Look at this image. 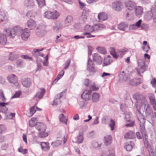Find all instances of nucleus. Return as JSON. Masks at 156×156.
Segmentation results:
<instances>
[{"label":"nucleus","instance_id":"f257e3e1","mask_svg":"<svg viewBox=\"0 0 156 156\" xmlns=\"http://www.w3.org/2000/svg\"><path fill=\"white\" fill-rule=\"evenodd\" d=\"M133 97V99L136 100V105L137 110L140 113L139 110L141 107H145L147 105L148 102L145 97L143 96L141 94H134Z\"/></svg>","mask_w":156,"mask_h":156},{"label":"nucleus","instance_id":"f03ea898","mask_svg":"<svg viewBox=\"0 0 156 156\" xmlns=\"http://www.w3.org/2000/svg\"><path fill=\"white\" fill-rule=\"evenodd\" d=\"M23 30L20 27L16 26L13 28H9L5 31L7 36L12 38L16 34L20 35Z\"/></svg>","mask_w":156,"mask_h":156},{"label":"nucleus","instance_id":"7ed1b4c3","mask_svg":"<svg viewBox=\"0 0 156 156\" xmlns=\"http://www.w3.org/2000/svg\"><path fill=\"white\" fill-rule=\"evenodd\" d=\"M35 127L39 131L38 135L39 137L44 138L48 136V134L45 132L46 127L44 123L37 122L35 125Z\"/></svg>","mask_w":156,"mask_h":156},{"label":"nucleus","instance_id":"20e7f679","mask_svg":"<svg viewBox=\"0 0 156 156\" xmlns=\"http://www.w3.org/2000/svg\"><path fill=\"white\" fill-rule=\"evenodd\" d=\"M60 15V13L56 10H55L53 12L47 11L44 13V16L45 18L53 20H56Z\"/></svg>","mask_w":156,"mask_h":156},{"label":"nucleus","instance_id":"39448f33","mask_svg":"<svg viewBox=\"0 0 156 156\" xmlns=\"http://www.w3.org/2000/svg\"><path fill=\"white\" fill-rule=\"evenodd\" d=\"M146 68L145 60H140V61L138 62V66L137 69V73L140 76H142L140 74L143 73L145 70Z\"/></svg>","mask_w":156,"mask_h":156},{"label":"nucleus","instance_id":"423d86ee","mask_svg":"<svg viewBox=\"0 0 156 156\" xmlns=\"http://www.w3.org/2000/svg\"><path fill=\"white\" fill-rule=\"evenodd\" d=\"M45 26L44 25H39L36 30V34L39 37H43L46 33Z\"/></svg>","mask_w":156,"mask_h":156},{"label":"nucleus","instance_id":"0eeeda50","mask_svg":"<svg viewBox=\"0 0 156 156\" xmlns=\"http://www.w3.org/2000/svg\"><path fill=\"white\" fill-rule=\"evenodd\" d=\"M91 91L90 90H84L81 95V98L86 101L90 100L91 97Z\"/></svg>","mask_w":156,"mask_h":156},{"label":"nucleus","instance_id":"6e6552de","mask_svg":"<svg viewBox=\"0 0 156 156\" xmlns=\"http://www.w3.org/2000/svg\"><path fill=\"white\" fill-rule=\"evenodd\" d=\"M126 8L130 10H134L136 7L135 3L132 1H126L125 2Z\"/></svg>","mask_w":156,"mask_h":156},{"label":"nucleus","instance_id":"1a4fd4ad","mask_svg":"<svg viewBox=\"0 0 156 156\" xmlns=\"http://www.w3.org/2000/svg\"><path fill=\"white\" fill-rule=\"evenodd\" d=\"M20 35L23 40L26 41L30 36V31L28 29L25 28L23 30Z\"/></svg>","mask_w":156,"mask_h":156},{"label":"nucleus","instance_id":"9d476101","mask_svg":"<svg viewBox=\"0 0 156 156\" xmlns=\"http://www.w3.org/2000/svg\"><path fill=\"white\" fill-rule=\"evenodd\" d=\"M128 51V49L127 48H124L118 51L115 55H113V56L115 58L118 57L122 58L125 53Z\"/></svg>","mask_w":156,"mask_h":156},{"label":"nucleus","instance_id":"9b49d317","mask_svg":"<svg viewBox=\"0 0 156 156\" xmlns=\"http://www.w3.org/2000/svg\"><path fill=\"white\" fill-rule=\"evenodd\" d=\"M87 70L90 72H95L94 62L90 58L87 61Z\"/></svg>","mask_w":156,"mask_h":156},{"label":"nucleus","instance_id":"f8f14e48","mask_svg":"<svg viewBox=\"0 0 156 156\" xmlns=\"http://www.w3.org/2000/svg\"><path fill=\"white\" fill-rule=\"evenodd\" d=\"M112 8L116 11H121L123 7V5L121 2H113L112 4Z\"/></svg>","mask_w":156,"mask_h":156},{"label":"nucleus","instance_id":"ddd939ff","mask_svg":"<svg viewBox=\"0 0 156 156\" xmlns=\"http://www.w3.org/2000/svg\"><path fill=\"white\" fill-rule=\"evenodd\" d=\"M27 27L30 30L34 29L37 26V24L35 21L32 19L28 20L27 23Z\"/></svg>","mask_w":156,"mask_h":156},{"label":"nucleus","instance_id":"4468645a","mask_svg":"<svg viewBox=\"0 0 156 156\" xmlns=\"http://www.w3.org/2000/svg\"><path fill=\"white\" fill-rule=\"evenodd\" d=\"M55 25L53 27V30L56 32H58L59 30L61 29L62 27V23L60 21H55Z\"/></svg>","mask_w":156,"mask_h":156},{"label":"nucleus","instance_id":"2eb2a0df","mask_svg":"<svg viewBox=\"0 0 156 156\" xmlns=\"http://www.w3.org/2000/svg\"><path fill=\"white\" fill-rule=\"evenodd\" d=\"M93 60L98 64H101L103 58L98 54L95 53L93 55Z\"/></svg>","mask_w":156,"mask_h":156},{"label":"nucleus","instance_id":"dca6fc26","mask_svg":"<svg viewBox=\"0 0 156 156\" xmlns=\"http://www.w3.org/2000/svg\"><path fill=\"white\" fill-rule=\"evenodd\" d=\"M63 97L62 92L57 94L55 97V99L53 101V105H56L60 103L61 99Z\"/></svg>","mask_w":156,"mask_h":156},{"label":"nucleus","instance_id":"f3484780","mask_svg":"<svg viewBox=\"0 0 156 156\" xmlns=\"http://www.w3.org/2000/svg\"><path fill=\"white\" fill-rule=\"evenodd\" d=\"M8 80L11 83L15 84L17 83V79L16 76L14 74H11L8 76Z\"/></svg>","mask_w":156,"mask_h":156},{"label":"nucleus","instance_id":"a211bd4d","mask_svg":"<svg viewBox=\"0 0 156 156\" xmlns=\"http://www.w3.org/2000/svg\"><path fill=\"white\" fill-rule=\"evenodd\" d=\"M119 78L120 80L127 81L129 78L128 75L126 71H122L119 74Z\"/></svg>","mask_w":156,"mask_h":156},{"label":"nucleus","instance_id":"6ab92c4d","mask_svg":"<svg viewBox=\"0 0 156 156\" xmlns=\"http://www.w3.org/2000/svg\"><path fill=\"white\" fill-rule=\"evenodd\" d=\"M130 114L128 113L125 115V119H126L127 122H129L125 125V126L126 127H132L134 125V122L133 121H131L130 119Z\"/></svg>","mask_w":156,"mask_h":156},{"label":"nucleus","instance_id":"aec40b11","mask_svg":"<svg viewBox=\"0 0 156 156\" xmlns=\"http://www.w3.org/2000/svg\"><path fill=\"white\" fill-rule=\"evenodd\" d=\"M22 85L26 88L29 87L31 85V82L29 78H24L21 80Z\"/></svg>","mask_w":156,"mask_h":156},{"label":"nucleus","instance_id":"412c9836","mask_svg":"<svg viewBox=\"0 0 156 156\" xmlns=\"http://www.w3.org/2000/svg\"><path fill=\"white\" fill-rule=\"evenodd\" d=\"M128 27V24L126 22H123L118 25V29L122 31H125Z\"/></svg>","mask_w":156,"mask_h":156},{"label":"nucleus","instance_id":"4be33fe9","mask_svg":"<svg viewBox=\"0 0 156 156\" xmlns=\"http://www.w3.org/2000/svg\"><path fill=\"white\" fill-rule=\"evenodd\" d=\"M100 95L99 93L94 92L93 93L92 95L91 100L94 103H96L99 101Z\"/></svg>","mask_w":156,"mask_h":156},{"label":"nucleus","instance_id":"5701e85b","mask_svg":"<svg viewBox=\"0 0 156 156\" xmlns=\"http://www.w3.org/2000/svg\"><path fill=\"white\" fill-rule=\"evenodd\" d=\"M45 91V90L44 88H41V91L38 92L35 95V99L37 100V99H41L43 96Z\"/></svg>","mask_w":156,"mask_h":156},{"label":"nucleus","instance_id":"b1692460","mask_svg":"<svg viewBox=\"0 0 156 156\" xmlns=\"http://www.w3.org/2000/svg\"><path fill=\"white\" fill-rule=\"evenodd\" d=\"M138 119L139 121L140 122V123L142 122V124H140V130L141 132V133L142 134H145V128L143 124V123L144 122V119L143 118L140 119L138 118Z\"/></svg>","mask_w":156,"mask_h":156},{"label":"nucleus","instance_id":"393cba45","mask_svg":"<svg viewBox=\"0 0 156 156\" xmlns=\"http://www.w3.org/2000/svg\"><path fill=\"white\" fill-rule=\"evenodd\" d=\"M0 21L5 23L7 21V17L4 11L0 10Z\"/></svg>","mask_w":156,"mask_h":156},{"label":"nucleus","instance_id":"a878e982","mask_svg":"<svg viewBox=\"0 0 156 156\" xmlns=\"http://www.w3.org/2000/svg\"><path fill=\"white\" fill-rule=\"evenodd\" d=\"M112 61L110 56L108 55L106 57L104 60L103 63V66H106L111 64Z\"/></svg>","mask_w":156,"mask_h":156},{"label":"nucleus","instance_id":"bb28decb","mask_svg":"<svg viewBox=\"0 0 156 156\" xmlns=\"http://www.w3.org/2000/svg\"><path fill=\"white\" fill-rule=\"evenodd\" d=\"M44 50V48L41 49H34V52L32 53V54L34 57H37L38 56H41L43 57L44 55L42 53L40 52V51H41Z\"/></svg>","mask_w":156,"mask_h":156},{"label":"nucleus","instance_id":"cd10ccee","mask_svg":"<svg viewBox=\"0 0 156 156\" xmlns=\"http://www.w3.org/2000/svg\"><path fill=\"white\" fill-rule=\"evenodd\" d=\"M98 18L100 21L105 20L107 19V15L104 12H101L98 15Z\"/></svg>","mask_w":156,"mask_h":156},{"label":"nucleus","instance_id":"c85d7f7f","mask_svg":"<svg viewBox=\"0 0 156 156\" xmlns=\"http://www.w3.org/2000/svg\"><path fill=\"white\" fill-rule=\"evenodd\" d=\"M7 42L6 37L4 34H0V44L5 45Z\"/></svg>","mask_w":156,"mask_h":156},{"label":"nucleus","instance_id":"c756f323","mask_svg":"<svg viewBox=\"0 0 156 156\" xmlns=\"http://www.w3.org/2000/svg\"><path fill=\"white\" fill-rule=\"evenodd\" d=\"M8 104L7 103L0 102V112L5 113L7 111L8 109L5 105Z\"/></svg>","mask_w":156,"mask_h":156},{"label":"nucleus","instance_id":"7c9ffc66","mask_svg":"<svg viewBox=\"0 0 156 156\" xmlns=\"http://www.w3.org/2000/svg\"><path fill=\"white\" fill-rule=\"evenodd\" d=\"M41 146L42 149L44 151H47L49 149L50 147L48 142H42L41 143Z\"/></svg>","mask_w":156,"mask_h":156},{"label":"nucleus","instance_id":"2f4dec72","mask_svg":"<svg viewBox=\"0 0 156 156\" xmlns=\"http://www.w3.org/2000/svg\"><path fill=\"white\" fill-rule=\"evenodd\" d=\"M134 133L131 131H129L126 133L124 136V138L126 139H132L134 138Z\"/></svg>","mask_w":156,"mask_h":156},{"label":"nucleus","instance_id":"473e14b6","mask_svg":"<svg viewBox=\"0 0 156 156\" xmlns=\"http://www.w3.org/2000/svg\"><path fill=\"white\" fill-rule=\"evenodd\" d=\"M112 138L110 135H107L104 137V142L105 145L110 144L111 142Z\"/></svg>","mask_w":156,"mask_h":156},{"label":"nucleus","instance_id":"72a5a7b5","mask_svg":"<svg viewBox=\"0 0 156 156\" xmlns=\"http://www.w3.org/2000/svg\"><path fill=\"white\" fill-rule=\"evenodd\" d=\"M137 16L141 15L143 12V8L142 7L138 6L136 7L134 10Z\"/></svg>","mask_w":156,"mask_h":156},{"label":"nucleus","instance_id":"f704fd0d","mask_svg":"<svg viewBox=\"0 0 156 156\" xmlns=\"http://www.w3.org/2000/svg\"><path fill=\"white\" fill-rule=\"evenodd\" d=\"M6 100L3 90L0 89V102H4Z\"/></svg>","mask_w":156,"mask_h":156},{"label":"nucleus","instance_id":"c9c22d12","mask_svg":"<svg viewBox=\"0 0 156 156\" xmlns=\"http://www.w3.org/2000/svg\"><path fill=\"white\" fill-rule=\"evenodd\" d=\"M144 108L145 110V113L147 116H149L151 113H152V111L151 109L149 104L146 106L145 108Z\"/></svg>","mask_w":156,"mask_h":156},{"label":"nucleus","instance_id":"e433bc0d","mask_svg":"<svg viewBox=\"0 0 156 156\" xmlns=\"http://www.w3.org/2000/svg\"><path fill=\"white\" fill-rule=\"evenodd\" d=\"M34 5L33 0H26L25 1V5L27 7H33Z\"/></svg>","mask_w":156,"mask_h":156},{"label":"nucleus","instance_id":"4c0bfd02","mask_svg":"<svg viewBox=\"0 0 156 156\" xmlns=\"http://www.w3.org/2000/svg\"><path fill=\"white\" fill-rule=\"evenodd\" d=\"M83 133H80L76 140V142L78 144L83 143Z\"/></svg>","mask_w":156,"mask_h":156},{"label":"nucleus","instance_id":"58836bf2","mask_svg":"<svg viewBox=\"0 0 156 156\" xmlns=\"http://www.w3.org/2000/svg\"><path fill=\"white\" fill-rule=\"evenodd\" d=\"M148 97L149 98L150 102L151 105L156 101L155 97L153 94H148Z\"/></svg>","mask_w":156,"mask_h":156},{"label":"nucleus","instance_id":"ea45409f","mask_svg":"<svg viewBox=\"0 0 156 156\" xmlns=\"http://www.w3.org/2000/svg\"><path fill=\"white\" fill-rule=\"evenodd\" d=\"M59 118L61 122L67 124V119L65 118L63 114H61L59 115Z\"/></svg>","mask_w":156,"mask_h":156},{"label":"nucleus","instance_id":"a19ab883","mask_svg":"<svg viewBox=\"0 0 156 156\" xmlns=\"http://www.w3.org/2000/svg\"><path fill=\"white\" fill-rule=\"evenodd\" d=\"M73 20V18L71 16H68L64 20V23L65 24H70Z\"/></svg>","mask_w":156,"mask_h":156},{"label":"nucleus","instance_id":"79ce46f5","mask_svg":"<svg viewBox=\"0 0 156 156\" xmlns=\"http://www.w3.org/2000/svg\"><path fill=\"white\" fill-rule=\"evenodd\" d=\"M37 118H31V119L29 121V125L30 127H33L36 125L35 123L37 122Z\"/></svg>","mask_w":156,"mask_h":156},{"label":"nucleus","instance_id":"37998d69","mask_svg":"<svg viewBox=\"0 0 156 156\" xmlns=\"http://www.w3.org/2000/svg\"><path fill=\"white\" fill-rule=\"evenodd\" d=\"M84 29L85 31H89L91 32L94 31L93 25L91 26L89 25H86Z\"/></svg>","mask_w":156,"mask_h":156},{"label":"nucleus","instance_id":"c03bdc74","mask_svg":"<svg viewBox=\"0 0 156 156\" xmlns=\"http://www.w3.org/2000/svg\"><path fill=\"white\" fill-rule=\"evenodd\" d=\"M110 122L109 124V126L111 128L112 131L115 129V122L113 119H111L110 120Z\"/></svg>","mask_w":156,"mask_h":156},{"label":"nucleus","instance_id":"a18cd8bd","mask_svg":"<svg viewBox=\"0 0 156 156\" xmlns=\"http://www.w3.org/2000/svg\"><path fill=\"white\" fill-rule=\"evenodd\" d=\"M18 56L17 55L14 53H11L9 54V59L10 61H13L16 60Z\"/></svg>","mask_w":156,"mask_h":156},{"label":"nucleus","instance_id":"49530a36","mask_svg":"<svg viewBox=\"0 0 156 156\" xmlns=\"http://www.w3.org/2000/svg\"><path fill=\"white\" fill-rule=\"evenodd\" d=\"M96 50L98 52L100 53L104 54L106 53V51L105 49L103 47H98L96 48Z\"/></svg>","mask_w":156,"mask_h":156},{"label":"nucleus","instance_id":"de8ad7c7","mask_svg":"<svg viewBox=\"0 0 156 156\" xmlns=\"http://www.w3.org/2000/svg\"><path fill=\"white\" fill-rule=\"evenodd\" d=\"M39 6L41 8L45 5V0H36Z\"/></svg>","mask_w":156,"mask_h":156},{"label":"nucleus","instance_id":"09e8293b","mask_svg":"<svg viewBox=\"0 0 156 156\" xmlns=\"http://www.w3.org/2000/svg\"><path fill=\"white\" fill-rule=\"evenodd\" d=\"M18 152L21 153L23 154H26L27 153V150L26 149H23V147L21 146L18 148Z\"/></svg>","mask_w":156,"mask_h":156},{"label":"nucleus","instance_id":"8fccbe9b","mask_svg":"<svg viewBox=\"0 0 156 156\" xmlns=\"http://www.w3.org/2000/svg\"><path fill=\"white\" fill-rule=\"evenodd\" d=\"M129 30L131 31L136 30L137 28L134 24L130 25L129 27Z\"/></svg>","mask_w":156,"mask_h":156},{"label":"nucleus","instance_id":"3c124183","mask_svg":"<svg viewBox=\"0 0 156 156\" xmlns=\"http://www.w3.org/2000/svg\"><path fill=\"white\" fill-rule=\"evenodd\" d=\"M109 154L106 156H115V151L113 149H109L108 150Z\"/></svg>","mask_w":156,"mask_h":156},{"label":"nucleus","instance_id":"603ef678","mask_svg":"<svg viewBox=\"0 0 156 156\" xmlns=\"http://www.w3.org/2000/svg\"><path fill=\"white\" fill-rule=\"evenodd\" d=\"M90 88L91 90H97L99 89V87H96L94 84H91L90 85Z\"/></svg>","mask_w":156,"mask_h":156},{"label":"nucleus","instance_id":"864d4df0","mask_svg":"<svg viewBox=\"0 0 156 156\" xmlns=\"http://www.w3.org/2000/svg\"><path fill=\"white\" fill-rule=\"evenodd\" d=\"M140 28L141 30H147L149 28L148 25L145 23L142 24Z\"/></svg>","mask_w":156,"mask_h":156},{"label":"nucleus","instance_id":"5fc2aeb1","mask_svg":"<svg viewBox=\"0 0 156 156\" xmlns=\"http://www.w3.org/2000/svg\"><path fill=\"white\" fill-rule=\"evenodd\" d=\"M71 59H68L66 62L64 69H66L69 66L70 63Z\"/></svg>","mask_w":156,"mask_h":156},{"label":"nucleus","instance_id":"6e6d98bb","mask_svg":"<svg viewBox=\"0 0 156 156\" xmlns=\"http://www.w3.org/2000/svg\"><path fill=\"white\" fill-rule=\"evenodd\" d=\"M142 22V20H140L136 23L135 25L137 29L138 28H140V27H141V25H142V24H141Z\"/></svg>","mask_w":156,"mask_h":156},{"label":"nucleus","instance_id":"4d7b16f0","mask_svg":"<svg viewBox=\"0 0 156 156\" xmlns=\"http://www.w3.org/2000/svg\"><path fill=\"white\" fill-rule=\"evenodd\" d=\"M21 94V92L20 91H17L15 94L11 97L12 98H17L19 97Z\"/></svg>","mask_w":156,"mask_h":156},{"label":"nucleus","instance_id":"13d9d810","mask_svg":"<svg viewBox=\"0 0 156 156\" xmlns=\"http://www.w3.org/2000/svg\"><path fill=\"white\" fill-rule=\"evenodd\" d=\"M6 130V128L3 125H0V133H2Z\"/></svg>","mask_w":156,"mask_h":156},{"label":"nucleus","instance_id":"bf43d9fd","mask_svg":"<svg viewBox=\"0 0 156 156\" xmlns=\"http://www.w3.org/2000/svg\"><path fill=\"white\" fill-rule=\"evenodd\" d=\"M35 106H33L30 109V113L31 115H32L35 112L36 110H35Z\"/></svg>","mask_w":156,"mask_h":156},{"label":"nucleus","instance_id":"052dcab7","mask_svg":"<svg viewBox=\"0 0 156 156\" xmlns=\"http://www.w3.org/2000/svg\"><path fill=\"white\" fill-rule=\"evenodd\" d=\"M129 83L130 85L132 86H136V79L131 80H130Z\"/></svg>","mask_w":156,"mask_h":156},{"label":"nucleus","instance_id":"680f3d73","mask_svg":"<svg viewBox=\"0 0 156 156\" xmlns=\"http://www.w3.org/2000/svg\"><path fill=\"white\" fill-rule=\"evenodd\" d=\"M48 56L47 55L45 57V61L43 62V65L46 66H48Z\"/></svg>","mask_w":156,"mask_h":156},{"label":"nucleus","instance_id":"e2e57ef3","mask_svg":"<svg viewBox=\"0 0 156 156\" xmlns=\"http://www.w3.org/2000/svg\"><path fill=\"white\" fill-rule=\"evenodd\" d=\"M84 35H87V38L93 37H95V36L92 35L90 33L88 32H86L83 33Z\"/></svg>","mask_w":156,"mask_h":156},{"label":"nucleus","instance_id":"0e129e2a","mask_svg":"<svg viewBox=\"0 0 156 156\" xmlns=\"http://www.w3.org/2000/svg\"><path fill=\"white\" fill-rule=\"evenodd\" d=\"M16 64L18 66L21 67L23 64V61L19 59L17 61Z\"/></svg>","mask_w":156,"mask_h":156},{"label":"nucleus","instance_id":"69168bd1","mask_svg":"<svg viewBox=\"0 0 156 156\" xmlns=\"http://www.w3.org/2000/svg\"><path fill=\"white\" fill-rule=\"evenodd\" d=\"M126 149L128 151H130L132 148V146L130 144H127L125 147Z\"/></svg>","mask_w":156,"mask_h":156},{"label":"nucleus","instance_id":"338daca9","mask_svg":"<svg viewBox=\"0 0 156 156\" xmlns=\"http://www.w3.org/2000/svg\"><path fill=\"white\" fill-rule=\"evenodd\" d=\"M21 57L22 58L24 59H28L30 60H32V58L31 57H29L27 55H21Z\"/></svg>","mask_w":156,"mask_h":156},{"label":"nucleus","instance_id":"774afa93","mask_svg":"<svg viewBox=\"0 0 156 156\" xmlns=\"http://www.w3.org/2000/svg\"><path fill=\"white\" fill-rule=\"evenodd\" d=\"M136 79V85L143 83L142 80L139 78Z\"/></svg>","mask_w":156,"mask_h":156}]
</instances>
